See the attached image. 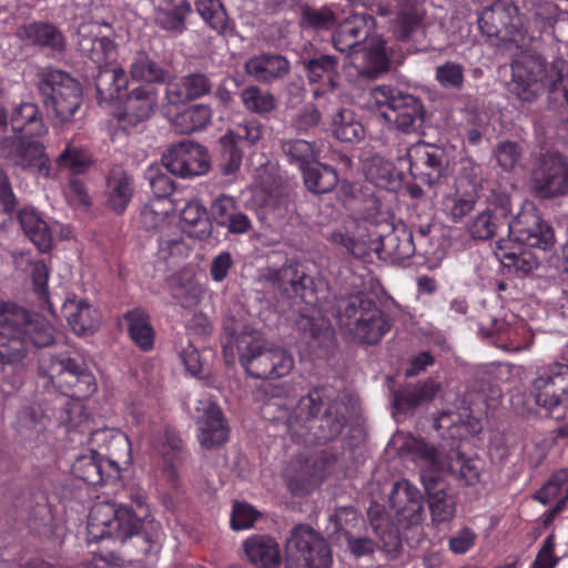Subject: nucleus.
Masks as SVG:
<instances>
[{
  "label": "nucleus",
  "mask_w": 568,
  "mask_h": 568,
  "mask_svg": "<svg viewBox=\"0 0 568 568\" xmlns=\"http://www.w3.org/2000/svg\"><path fill=\"white\" fill-rule=\"evenodd\" d=\"M392 516L378 503H372L367 517L372 529L382 542L384 552L395 558L405 541L417 547L425 538L427 519L426 498L408 479L395 481L388 495Z\"/></svg>",
  "instance_id": "1"
},
{
  "label": "nucleus",
  "mask_w": 568,
  "mask_h": 568,
  "mask_svg": "<svg viewBox=\"0 0 568 568\" xmlns=\"http://www.w3.org/2000/svg\"><path fill=\"white\" fill-rule=\"evenodd\" d=\"M130 499L139 514L132 507L116 506L112 503H99L90 509L87 525L88 542L112 539L123 544L134 538V544L144 556L159 552L164 532L159 521L148 519L149 508L144 490L131 488Z\"/></svg>",
  "instance_id": "2"
},
{
  "label": "nucleus",
  "mask_w": 568,
  "mask_h": 568,
  "mask_svg": "<svg viewBox=\"0 0 568 568\" xmlns=\"http://www.w3.org/2000/svg\"><path fill=\"white\" fill-rule=\"evenodd\" d=\"M351 408L332 386L312 388L287 418V432L300 445H322L337 439L348 424Z\"/></svg>",
  "instance_id": "3"
},
{
  "label": "nucleus",
  "mask_w": 568,
  "mask_h": 568,
  "mask_svg": "<svg viewBox=\"0 0 568 568\" xmlns=\"http://www.w3.org/2000/svg\"><path fill=\"white\" fill-rule=\"evenodd\" d=\"M222 347L224 355H234L247 375L260 379H277L294 368V357L281 347H265L263 334L251 325H240L234 318L224 322Z\"/></svg>",
  "instance_id": "4"
},
{
  "label": "nucleus",
  "mask_w": 568,
  "mask_h": 568,
  "mask_svg": "<svg viewBox=\"0 0 568 568\" xmlns=\"http://www.w3.org/2000/svg\"><path fill=\"white\" fill-rule=\"evenodd\" d=\"M337 320L345 335L367 345L379 343L392 328L387 314L363 293L338 301Z\"/></svg>",
  "instance_id": "5"
},
{
  "label": "nucleus",
  "mask_w": 568,
  "mask_h": 568,
  "mask_svg": "<svg viewBox=\"0 0 568 568\" xmlns=\"http://www.w3.org/2000/svg\"><path fill=\"white\" fill-rule=\"evenodd\" d=\"M402 449L413 455L414 459L430 466V471H437L440 475L448 473L465 486H474L480 481L483 462L465 456L459 446L444 452L423 438L410 437Z\"/></svg>",
  "instance_id": "6"
},
{
  "label": "nucleus",
  "mask_w": 568,
  "mask_h": 568,
  "mask_svg": "<svg viewBox=\"0 0 568 568\" xmlns=\"http://www.w3.org/2000/svg\"><path fill=\"white\" fill-rule=\"evenodd\" d=\"M369 102L382 118L404 133L416 131L424 122L422 100L398 87L376 85L371 91Z\"/></svg>",
  "instance_id": "7"
},
{
  "label": "nucleus",
  "mask_w": 568,
  "mask_h": 568,
  "mask_svg": "<svg viewBox=\"0 0 568 568\" xmlns=\"http://www.w3.org/2000/svg\"><path fill=\"white\" fill-rule=\"evenodd\" d=\"M392 230V223L386 212H382L373 203L372 207H368L362 214V217L356 223L355 233L349 235L343 230H335L329 235L328 240L339 245L357 258L368 256L372 252L382 254L384 248V239Z\"/></svg>",
  "instance_id": "8"
},
{
  "label": "nucleus",
  "mask_w": 568,
  "mask_h": 568,
  "mask_svg": "<svg viewBox=\"0 0 568 568\" xmlns=\"http://www.w3.org/2000/svg\"><path fill=\"white\" fill-rule=\"evenodd\" d=\"M39 374L47 377L65 399H88L98 390L97 379L84 362L67 354L41 361Z\"/></svg>",
  "instance_id": "9"
},
{
  "label": "nucleus",
  "mask_w": 568,
  "mask_h": 568,
  "mask_svg": "<svg viewBox=\"0 0 568 568\" xmlns=\"http://www.w3.org/2000/svg\"><path fill=\"white\" fill-rule=\"evenodd\" d=\"M37 88L47 110L61 123L71 121L82 104L81 84L62 70L42 69Z\"/></svg>",
  "instance_id": "10"
},
{
  "label": "nucleus",
  "mask_w": 568,
  "mask_h": 568,
  "mask_svg": "<svg viewBox=\"0 0 568 568\" xmlns=\"http://www.w3.org/2000/svg\"><path fill=\"white\" fill-rule=\"evenodd\" d=\"M513 91L523 101L536 99L546 85L557 99L560 94L568 104V75L558 74V79L547 82V63L540 57L521 55L511 62Z\"/></svg>",
  "instance_id": "11"
},
{
  "label": "nucleus",
  "mask_w": 568,
  "mask_h": 568,
  "mask_svg": "<svg viewBox=\"0 0 568 568\" xmlns=\"http://www.w3.org/2000/svg\"><path fill=\"white\" fill-rule=\"evenodd\" d=\"M333 562L327 541L307 525L291 531L285 549V568H329Z\"/></svg>",
  "instance_id": "12"
},
{
  "label": "nucleus",
  "mask_w": 568,
  "mask_h": 568,
  "mask_svg": "<svg viewBox=\"0 0 568 568\" xmlns=\"http://www.w3.org/2000/svg\"><path fill=\"white\" fill-rule=\"evenodd\" d=\"M263 283L286 300L307 302L315 296L314 278L306 266L295 258H286L281 266L271 265L261 275Z\"/></svg>",
  "instance_id": "13"
},
{
  "label": "nucleus",
  "mask_w": 568,
  "mask_h": 568,
  "mask_svg": "<svg viewBox=\"0 0 568 568\" xmlns=\"http://www.w3.org/2000/svg\"><path fill=\"white\" fill-rule=\"evenodd\" d=\"M531 393L539 407H542L552 417L560 418L561 415L555 413L568 402L567 364L552 363L538 369L532 382Z\"/></svg>",
  "instance_id": "14"
},
{
  "label": "nucleus",
  "mask_w": 568,
  "mask_h": 568,
  "mask_svg": "<svg viewBox=\"0 0 568 568\" xmlns=\"http://www.w3.org/2000/svg\"><path fill=\"white\" fill-rule=\"evenodd\" d=\"M30 135H13L0 141V154L12 165L23 170H36L40 176L51 175L50 160L44 154L43 144Z\"/></svg>",
  "instance_id": "15"
},
{
  "label": "nucleus",
  "mask_w": 568,
  "mask_h": 568,
  "mask_svg": "<svg viewBox=\"0 0 568 568\" xmlns=\"http://www.w3.org/2000/svg\"><path fill=\"white\" fill-rule=\"evenodd\" d=\"M532 189L541 199H555L568 193V161L559 152L541 154L531 173Z\"/></svg>",
  "instance_id": "16"
},
{
  "label": "nucleus",
  "mask_w": 568,
  "mask_h": 568,
  "mask_svg": "<svg viewBox=\"0 0 568 568\" xmlns=\"http://www.w3.org/2000/svg\"><path fill=\"white\" fill-rule=\"evenodd\" d=\"M509 236L528 247L549 250L555 243L552 227L546 223L532 203H528L508 222Z\"/></svg>",
  "instance_id": "17"
},
{
  "label": "nucleus",
  "mask_w": 568,
  "mask_h": 568,
  "mask_svg": "<svg viewBox=\"0 0 568 568\" xmlns=\"http://www.w3.org/2000/svg\"><path fill=\"white\" fill-rule=\"evenodd\" d=\"M517 8L495 0L478 17V28L488 39L499 42H518L521 37Z\"/></svg>",
  "instance_id": "18"
},
{
  "label": "nucleus",
  "mask_w": 568,
  "mask_h": 568,
  "mask_svg": "<svg viewBox=\"0 0 568 568\" xmlns=\"http://www.w3.org/2000/svg\"><path fill=\"white\" fill-rule=\"evenodd\" d=\"M79 51L91 60L97 69L113 64L116 58V44L113 40L114 30L110 23H83L78 30Z\"/></svg>",
  "instance_id": "19"
},
{
  "label": "nucleus",
  "mask_w": 568,
  "mask_h": 568,
  "mask_svg": "<svg viewBox=\"0 0 568 568\" xmlns=\"http://www.w3.org/2000/svg\"><path fill=\"white\" fill-rule=\"evenodd\" d=\"M410 175L423 184L434 185L444 176L447 168L445 151L423 141L406 151Z\"/></svg>",
  "instance_id": "20"
},
{
  "label": "nucleus",
  "mask_w": 568,
  "mask_h": 568,
  "mask_svg": "<svg viewBox=\"0 0 568 568\" xmlns=\"http://www.w3.org/2000/svg\"><path fill=\"white\" fill-rule=\"evenodd\" d=\"M162 163L170 173L180 178L202 175L210 168L206 149L191 141L172 145L162 155Z\"/></svg>",
  "instance_id": "21"
},
{
  "label": "nucleus",
  "mask_w": 568,
  "mask_h": 568,
  "mask_svg": "<svg viewBox=\"0 0 568 568\" xmlns=\"http://www.w3.org/2000/svg\"><path fill=\"white\" fill-rule=\"evenodd\" d=\"M17 304L4 303L0 307V363L13 365L22 361L28 352L26 339L17 326V318H24Z\"/></svg>",
  "instance_id": "22"
},
{
  "label": "nucleus",
  "mask_w": 568,
  "mask_h": 568,
  "mask_svg": "<svg viewBox=\"0 0 568 568\" xmlns=\"http://www.w3.org/2000/svg\"><path fill=\"white\" fill-rule=\"evenodd\" d=\"M159 92L151 84H142L131 90L121 109L115 113L118 124L125 131L148 120L158 105Z\"/></svg>",
  "instance_id": "23"
},
{
  "label": "nucleus",
  "mask_w": 568,
  "mask_h": 568,
  "mask_svg": "<svg viewBox=\"0 0 568 568\" xmlns=\"http://www.w3.org/2000/svg\"><path fill=\"white\" fill-rule=\"evenodd\" d=\"M420 479L427 495L426 507L434 524L450 521L456 513V499L448 490L447 483L437 471H423Z\"/></svg>",
  "instance_id": "24"
},
{
  "label": "nucleus",
  "mask_w": 568,
  "mask_h": 568,
  "mask_svg": "<svg viewBox=\"0 0 568 568\" xmlns=\"http://www.w3.org/2000/svg\"><path fill=\"white\" fill-rule=\"evenodd\" d=\"M374 28L375 18L373 16L355 13L337 26L332 36L333 45L342 53H358Z\"/></svg>",
  "instance_id": "25"
},
{
  "label": "nucleus",
  "mask_w": 568,
  "mask_h": 568,
  "mask_svg": "<svg viewBox=\"0 0 568 568\" xmlns=\"http://www.w3.org/2000/svg\"><path fill=\"white\" fill-rule=\"evenodd\" d=\"M314 99L324 98L337 88L339 72L335 55L321 54L302 61Z\"/></svg>",
  "instance_id": "26"
},
{
  "label": "nucleus",
  "mask_w": 568,
  "mask_h": 568,
  "mask_svg": "<svg viewBox=\"0 0 568 568\" xmlns=\"http://www.w3.org/2000/svg\"><path fill=\"white\" fill-rule=\"evenodd\" d=\"M196 410L202 415L199 416V442L202 447L213 449L222 446L229 439L230 428L224 414L220 406L210 400H200Z\"/></svg>",
  "instance_id": "27"
},
{
  "label": "nucleus",
  "mask_w": 568,
  "mask_h": 568,
  "mask_svg": "<svg viewBox=\"0 0 568 568\" xmlns=\"http://www.w3.org/2000/svg\"><path fill=\"white\" fill-rule=\"evenodd\" d=\"M89 442L92 446L100 452L103 446L105 447L104 457L110 469L115 474H120V465H130L132 463L131 443L123 434L114 433L110 428H99L91 430L89 428Z\"/></svg>",
  "instance_id": "28"
},
{
  "label": "nucleus",
  "mask_w": 568,
  "mask_h": 568,
  "mask_svg": "<svg viewBox=\"0 0 568 568\" xmlns=\"http://www.w3.org/2000/svg\"><path fill=\"white\" fill-rule=\"evenodd\" d=\"M135 192L134 180L121 166L112 168L105 178L103 204L106 210L123 215Z\"/></svg>",
  "instance_id": "29"
},
{
  "label": "nucleus",
  "mask_w": 568,
  "mask_h": 568,
  "mask_svg": "<svg viewBox=\"0 0 568 568\" xmlns=\"http://www.w3.org/2000/svg\"><path fill=\"white\" fill-rule=\"evenodd\" d=\"M531 248L511 237L500 239L496 244L495 255L509 274L525 276L539 265V260Z\"/></svg>",
  "instance_id": "30"
},
{
  "label": "nucleus",
  "mask_w": 568,
  "mask_h": 568,
  "mask_svg": "<svg viewBox=\"0 0 568 568\" xmlns=\"http://www.w3.org/2000/svg\"><path fill=\"white\" fill-rule=\"evenodd\" d=\"M244 70L256 82L270 84L288 75L291 63L282 54L262 52L247 59Z\"/></svg>",
  "instance_id": "31"
},
{
  "label": "nucleus",
  "mask_w": 568,
  "mask_h": 568,
  "mask_svg": "<svg viewBox=\"0 0 568 568\" xmlns=\"http://www.w3.org/2000/svg\"><path fill=\"white\" fill-rule=\"evenodd\" d=\"M72 474L79 480L88 485H100L110 477L119 476L108 467L106 457L102 452L90 448L88 454H82L72 464Z\"/></svg>",
  "instance_id": "32"
},
{
  "label": "nucleus",
  "mask_w": 568,
  "mask_h": 568,
  "mask_svg": "<svg viewBox=\"0 0 568 568\" xmlns=\"http://www.w3.org/2000/svg\"><path fill=\"white\" fill-rule=\"evenodd\" d=\"M123 320L134 346L143 353L153 351L156 333L150 314L142 307H134L123 314Z\"/></svg>",
  "instance_id": "33"
},
{
  "label": "nucleus",
  "mask_w": 568,
  "mask_h": 568,
  "mask_svg": "<svg viewBox=\"0 0 568 568\" xmlns=\"http://www.w3.org/2000/svg\"><path fill=\"white\" fill-rule=\"evenodd\" d=\"M97 90V100L100 105L120 99L122 91L126 90L129 79L123 68L114 64L98 68L93 77Z\"/></svg>",
  "instance_id": "34"
},
{
  "label": "nucleus",
  "mask_w": 568,
  "mask_h": 568,
  "mask_svg": "<svg viewBox=\"0 0 568 568\" xmlns=\"http://www.w3.org/2000/svg\"><path fill=\"white\" fill-rule=\"evenodd\" d=\"M62 313L72 331L78 335L94 332L101 320L100 312L94 306L75 296L64 302Z\"/></svg>",
  "instance_id": "35"
},
{
  "label": "nucleus",
  "mask_w": 568,
  "mask_h": 568,
  "mask_svg": "<svg viewBox=\"0 0 568 568\" xmlns=\"http://www.w3.org/2000/svg\"><path fill=\"white\" fill-rule=\"evenodd\" d=\"M24 313V318H17V326L23 338L26 345L43 348L51 346L54 343V328L50 322L39 314H32L26 308L20 306Z\"/></svg>",
  "instance_id": "36"
},
{
  "label": "nucleus",
  "mask_w": 568,
  "mask_h": 568,
  "mask_svg": "<svg viewBox=\"0 0 568 568\" xmlns=\"http://www.w3.org/2000/svg\"><path fill=\"white\" fill-rule=\"evenodd\" d=\"M250 561L260 568H276L281 564V549L268 535H252L243 544Z\"/></svg>",
  "instance_id": "37"
},
{
  "label": "nucleus",
  "mask_w": 568,
  "mask_h": 568,
  "mask_svg": "<svg viewBox=\"0 0 568 568\" xmlns=\"http://www.w3.org/2000/svg\"><path fill=\"white\" fill-rule=\"evenodd\" d=\"M282 478L290 493L297 497L311 494L317 486L313 468L308 460L302 458L290 460L282 470Z\"/></svg>",
  "instance_id": "38"
},
{
  "label": "nucleus",
  "mask_w": 568,
  "mask_h": 568,
  "mask_svg": "<svg viewBox=\"0 0 568 568\" xmlns=\"http://www.w3.org/2000/svg\"><path fill=\"white\" fill-rule=\"evenodd\" d=\"M191 12L187 0H162L155 11V24L172 36H180L186 30V18Z\"/></svg>",
  "instance_id": "39"
},
{
  "label": "nucleus",
  "mask_w": 568,
  "mask_h": 568,
  "mask_svg": "<svg viewBox=\"0 0 568 568\" xmlns=\"http://www.w3.org/2000/svg\"><path fill=\"white\" fill-rule=\"evenodd\" d=\"M22 40L31 45L48 48L55 52L65 49V38L60 29L49 22H31L19 30Z\"/></svg>",
  "instance_id": "40"
},
{
  "label": "nucleus",
  "mask_w": 568,
  "mask_h": 568,
  "mask_svg": "<svg viewBox=\"0 0 568 568\" xmlns=\"http://www.w3.org/2000/svg\"><path fill=\"white\" fill-rule=\"evenodd\" d=\"M18 221L24 234L41 252L51 250L53 244L52 231L34 207L21 209L18 212Z\"/></svg>",
  "instance_id": "41"
},
{
  "label": "nucleus",
  "mask_w": 568,
  "mask_h": 568,
  "mask_svg": "<svg viewBox=\"0 0 568 568\" xmlns=\"http://www.w3.org/2000/svg\"><path fill=\"white\" fill-rule=\"evenodd\" d=\"M417 251V244L414 242V232L406 225L394 226L384 239V248L382 254L394 262H403L412 257Z\"/></svg>",
  "instance_id": "42"
},
{
  "label": "nucleus",
  "mask_w": 568,
  "mask_h": 568,
  "mask_svg": "<svg viewBox=\"0 0 568 568\" xmlns=\"http://www.w3.org/2000/svg\"><path fill=\"white\" fill-rule=\"evenodd\" d=\"M11 128L19 135L41 136L47 132V126L39 108L33 103H21L11 114Z\"/></svg>",
  "instance_id": "43"
},
{
  "label": "nucleus",
  "mask_w": 568,
  "mask_h": 568,
  "mask_svg": "<svg viewBox=\"0 0 568 568\" xmlns=\"http://www.w3.org/2000/svg\"><path fill=\"white\" fill-rule=\"evenodd\" d=\"M331 126L333 136L343 143H359L366 134V130L355 112L345 108L339 109L333 115Z\"/></svg>",
  "instance_id": "44"
},
{
  "label": "nucleus",
  "mask_w": 568,
  "mask_h": 568,
  "mask_svg": "<svg viewBox=\"0 0 568 568\" xmlns=\"http://www.w3.org/2000/svg\"><path fill=\"white\" fill-rule=\"evenodd\" d=\"M425 14L423 4L417 0H402L394 30L396 38L408 41L422 28Z\"/></svg>",
  "instance_id": "45"
},
{
  "label": "nucleus",
  "mask_w": 568,
  "mask_h": 568,
  "mask_svg": "<svg viewBox=\"0 0 568 568\" xmlns=\"http://www.w3.org/2000/svg\"><path fill=\"white\" fill-rule=\"evenodd\" d=\"M195 8L200 17L217 34H235V23L229 18L220 0H196Z\"/></svg>",
  "instance_id": "46"
},
{
  "label": "nucleus",
  "mask_w": 568,
  "mask_h": 568,
  "mask_svg": "<svg viewBox=\"0 0 568 568\" xmlns=\"http://www.w3.org/2000/svg\"><path fill=\"white\" fill-rule=\"evenodd\" d=\"M440 386L434 379L429 378L424 383H418L413 387H406L394 393V406L398 410L407 412L422 403L433 400Z\"/></svg>",
  "instance_id": "47"
},
{
  "label": "nucleus",
  "mask_w": 568,
  "mask_h": 568,
  "mask_svg": "<svg viewBox=\"0 0 568 568\" xmlns=\"http://www.w3.org/2000/svg\"><path fill=\"white\" fill-rule=\"evenodd\" d=\"M478 192L475 189L469 191L454 187V191L442 200L443 212L455 223L462 222L470 213L477 203Z\"/></svg>",
  "instance_id": "48"
},
{
  "label": "nucleus",
  "mask_w": 568,
  "mask_h": 568,
  "mask_svg": "<svg viewBox=\"0 0 568 568\" xmlns=\"http://www.w3.org/2000/svg\"><path fill=\"white\" fill-rule=\"evenodd\" d=\"M212 109L207 104H193L176 113L172 120L174 131L191 134L203 130L211 122Z\"/></svg>",
  "instance_id": "49"
},
{
  "label": "nucleus",
  "mask_w": 568,
  "mask_h": 568,
  "mask_svg": "<svg viewBox=\"0 0 568 568\" xmlns=\"http://www.w3.org/2000/svg\"><path fill=\"white\" fill-rule=\"evenodd\" d=\"M302 174L307 190L316 194L331 192L338 183L335 169L317 160L306 166Z\"/></svg>",
  "instance_id": "50"
},
{
  "label": "nucleus",
  "mask_w": 568,
  "mask_h": 568,
  "mask_svg": "<svg viewBox=\"0 0 568 568\" xmlns=\"http://www.w3.org/2000/svg\"><path fill=\"white\" fill-rule=\"evenodd\" d=\"M84 399H63L59 404L57 419L64 425L68 432L84 433L90 428V414L83 404Z\"/></svg>",
  "instance_id": "51"
},
{
  "label": "nucleus",
  "mask_w": 568,
  "mask_h": 568,
  "mask_svg": "<svg viewBox=\"0 0 568 568\" xmlns=\"http://www.w3.org/2000/svg\"><path fill=\"white\" fill-rule=\"evenodd\" d=\"M182 229L191 237L205 239L211 234L206 209L200 202H189L181 211Z\"/></svg>",
  "instance_id": "52"
},
{
  "label": "nucleus",
  "mask_w": 568,
  "mask_h": 568,
  "mask_svg": "<svg viewBox=\"0 0 568 568\" xmlns=\"http://www.w3.org/2000/svg\"><path fill=\"white\" fill-rule=\"evenodd\" d=\"M337 13L331 6L321 8L303 4L300 8V27L304 30L327 31L337 24Z\"/></svg>",
  "instance_id": "53"
},
{
  "label": "nucleus",
  "mask_w": 568,
  "mask_h": 568,
  "mask_svg": "<svg viewBox=\"0 0 568 568\" xmlns=\"http://www.w3.org/2000/svg\"><path fill=\"white\" fill-rule=\"evenodd\" d=\"M59 170H68L72 175L84 174L93 164L91 153L81 145L67 143L55 160Z\"/></svg>",
  "instance_id": "54"
},
{
  "label": "nucleus",
  "mask_w": 568,
  "mask_h": 568,
  "mask_svg": "<svg viewBox=\"0 0 568 568\" xmlns=\"http://www.w3.org/2000/svg\"><path fill=\"white\" fill-rule=\"evenodd\" d=\"M281 149L291 164L297 165L301 171L317 160L320 149L315 142H308L302 139L284 140Z\"/></svg>",
  "instance_id": "55"
},
{
  "label": "nucleus",
  "mask_w": 568,
  "mask_h": 568,
  "mask_svg": "<svg viewBox=\"0 0 568 568\" xmlns=\"http://www.w3.org/2000/svg\"><path fill=\"white\" fill-rule=\"evenodd\" d=\"M358 53H362V64L359 68L363 74L376 78L388 70L389 59L382 41H377L376 44L369 47L365 43Z\"/></svg>",
  "instance_id": "56"
},
{
  "label": "nucleus",
  "mask_w": 568,
  "mask_h": 568,
  "mask_svg": "<svg viewBox=\"0 0 568 568\" xmlns=\"http://www.w3.org/2000/svg\"><path fill=\"white\" fill-rule=\"evenodd\" d=\"M132 79L145 81L146 84L163 83L168 72L145 52H138L130 68Z\"/></svg>",
  "instance_id": "57"
},
{
  "label": "nucleus",
  "mask_w": 568,
  "mask_h": 568,
  "mask_svg": "<svg viewBox=\"0 0 568 568\" xmlns=\"http://www.w3.org/2000/svg\"><path fill=\"white\" fill-rule=\"evenodd\" d=\"M366 180L379 189H390L395 181L394 165L381 156H373L364 164Z\"/></svg>",
  "instance_id": "58"
},
{
  "label": "nucleus",
  "mask_w": 568,
  "mask_h": 568,
  "mask_svg": "<svg viewBox=\"0 0 568 568\" xmlns=\"http://www.w3.org/2000/svg\"><path fill=\"white\" fill-rule=\"evenodd\" d=\"M30 276L33 285V293L38 297L42 310L53 313V305L50 302L48 281L50 270L43 260H36L30 263Z\"/></svg>",
  "instance_id": "59"
},
{
  "label": "nucleus",
  "mask_w": 568,
  "mask_h": 568,
  "mask_svg": "<svg viewBox=\"0 0 568 568\" xmlns=\"http://www.w3.org/2000/svg\"><path fill=\"white\" fill-rule=\"evenodd\" d=\"M221 158L220 168L224 175H231L239 171L242 159L243 148L236 143L231 133H225L220 139Z\"/></svg>",
  "instance_id": "60"
},
{
  "label": "nucleus",
  "mask_w": 568,
  "mask_h": 568,
  "mask_svg": "<svg viewBox=\"0 0 568 568\" xmlns=\"http://www.w3.org/2000/svg\"><path fill=\"white\" fill-rule=\"evenodd\" d=\"M243 105L251 112L264 114L276 108V100L270 92H264L256 85H250L241 92Z\"/></svg>",
  "instance_id": "61"
},
{
  "label": "nucleus",
  "mask_w": 568,
  "mask_h": 568,
  "mask_svg": "<svg viewBox=\"0 0 568 568\" xmlns=\"http://www.w3.org/2000/svg\"><path fill=\"white\" fill-rule=\"evenodd\" d=\"M481 184V166L470 158L460 159L457 163L455 187L475 189L478 192V187Z\"/></svg>",
  "instance_id": "62"
},
{
  "label": "nucleus",
  "mask_w": 568,
  "mask_h": 568,
  "mask_svg": "<svg viewBox=\"0 0 568 568\" xmlns=\"http://www.w3.org/2000/svg\"><path fill=\"white\" fill-rule=\"evenodd\" d=\"M499 223L497 215H494L491 209L487 207L471 221L468 232L475 240H489L496 235Z\"/></svg>",
  "instance_id": "63"
},
{
  "label": "nucleus",
  "mask_w": 568,
  "mask_h": 568,
  "mask_svg": "<svg viewBox=\"0 0 568 568\" xmlns=\"http://www.w3.org/2000/svg\"><path fill=\"white\" fill-rule=\"evenodd\" d=\"M465 69L460 63L446 61L435 70V79L445 89L460 90L464 87Z\"/></svg>",
  "instance_id": "64"
}]
</instances>
